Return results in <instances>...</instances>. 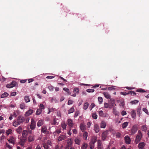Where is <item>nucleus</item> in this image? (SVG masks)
I'll return each instance as SVG.
<instances>
[{"label":"nucleus","mask_w":149,"mask_h":149,"mask_svg":"<svg viewBox=\"0 0 149 149\" xmlns=\"http://www.w3.org/2000/svg\"><path fill=\"white\" fill-rule=\"evenodd\" d=\"M25 119L24 117L20 116L18 117L16 120H14L13 122V126L15 127H17L18 125L21 124L24 122Z\"/></svg>","instance_id":"obj_1"},{"label":"nucleus","mask_w":149,"mask_h":149,"mask_svg":"<svg viewBox=\"0 0 149 149\" xmlns=\"http://www.w3.org/2000/svg\"><path fill=\"white\" fill-rule=\"evenodd\" d=\"M138 134L136 136L135 141L136 144H137L140 141L143 136L142 133L140 131H138Z\"/></svg>","instance_id":"obj_2"},{"label":"nucleus","mask_w":149,"mask_h":149,"mask_svg":"<svg viewBox=\"0 0 149 149\" xmlns=\"http://www.w3.org/2000/svg\"><path fill=\"white\" fill-rule=\"evenodd\" d=\"M138 125H135L133 126L130 131V134L132 135L134 134L137 132L138 130Z\"/></svg>","instance_id":"obj_3"},{"label":"nucleus","mask_w":149,"mask_h":149,"mask_svg":"<svg viewBox=\"0 0 149 149\" xmlns=\"http://www.w3.org/2000/svg\"><path fill=\"white\" fill-rule=\"evenodd\" d=\"M8 140L10 143H12L14 145L15 143L16 138L11 136L10 137L9 139H8Z\"/></svg>","instance_id":"obj_4"},{"label":"nucleus","mask_w":149,"mask_h":149,"mask_svg":"<svg viewBox=\"0 0 149 149\" xmlns=\"http://www.w3.org/2000/svg\"><path fill=\"white\" fill-rule=\"evenodd\" d=\"M16 85V82L13 81L11 83L7 84L6 86V87L8 88H11L15 86Z\"/></svg>","instance_id":"obj_5"},{"label":"nucleus","mask_w":149,"mask_h":149,"mask_svg":"<svg viewBox=\"0 0 149 149\" xmlns=\"http://www.w3.org/2000/svg\"><path fill=\"white\" fill-rule=\"evenodd\" d=\"M36 123L34 120L32 119L31 120V123L30 125V128L32 130H34L36 127Z\"/></svg>","instance_id":"obj_6"},{"label":"nucleus","mask_w":149,"mask_h":149,"mask_svg":"<svg viewBox=\"0 0 149 149\" xmlns=\"http://www.w3.org/2000/svg\"><path fill=\"white\" fill-rule=\"evenodd\" d=\"M33 112V110L31 109H29L26 112L25 115L26 116H29L31 115Z\"/></svg>","instance_id":"obj_7"},{"label":"nucleus","mask_w":149,"mask_h":149,"mask_svg":"<svg viewBox=\"0 0 149 149\" xmlns=\"http://www.w3.org/2000/svg\"><path fill=\"white\" fill-rule=\"evenodd\" d=\"M125 143L127 144H129L131 141L130 138L128 136H126L125 137Z\"/></svg>","instance_id":"obj_8"},{"label":"nucleus","mask_w":149,"mask_h":149,"mask_svg":"<svg viewBox=\"0 0 149 149\" xmlns=\"http://www.w3.org/2000/svg\"><path fill=\"white\" fill-rule=\"evenodd\" d=\"M26 141V139L24 138H23L22 139H20L19 143L22 146H23Z\"/></svg>","instance_id":"obj_9"},{"label":"nucleus","mask_w":149,"mask_h":149,"mask_svg":"<svg viewBox=\"0 0 149 149\" xmlns=\"http://www.w3.org/2000/svg\"><path fill=\"white\" fill-rule=\"evenodd\" d=\"M94 130L95 132L97 133L99 132L100 128L99 126L97 124H95L94 126Z\"/></svg>","instance_id":"obj_10"},{"label":"nucleus","mask_w":149,"mask_h":149,"mask_svg":"<svg viewBox=\"0 0 149 149\" xmlns=\"http://www.w3.org/2000/svg\"><path fill=\"white\" fill-rule=\"evenodd\" d=\"M68 124L70 127L73 126V123L72 120L71 119L69 118L68 120Z\"/></svg>","instance_id":"obj_11"},{"label":"nucleus","mask_w":149,"mask_h":149,"mask_svg":"<svg viewBox=\"0 0 149 149\" xmlns=\"http://www.w3.org/2000/svg\"><path fill=\"white\" fill-rule=\"evenodd\" d=\"M66 137L65 135H60L58 137V141H60L63 140L65 139Z\"/></svg>","instance_id":"obj_12"},{"label":"nucleus","mask_w":149,"mask_h":149,"mask_svg":"<svg viewBox=\"0 0 149 149\" xmlns=\"http://www.w3.org/2000/svg\"><path fill=\"white\" fill-rule=\"evenodd\" d=\"M41 132L44 134H46L47 132V127L45 126H43L41 127Z\"/></svg>","instance_id":"obj_13"},{"label":"nucleus","mask_w":149,"mask_h":149,"mask_svg":"<svg viewBox=\"0 0 149 149\" xmlns=\"http://www.w3.org/2000/svg\"><path fill=\"white\" fill-rule=\"evenodd\" d=\"M107 134L106 132H104L102 134V140L104 141L106 138Z\"/></svg>","instance_id":"obj_14"},{"label":"nucleus","mask_w":149,"mask_h":149,"mask_svg":"<svg viewBox=\"0 0 149 149\" xmlns=\"http://www.w3.org/2000/svg\"><path fill=\"white\" fill-rule=\"evenodd\" d=\"M50 145V143H49V142H48L47 143H44L42 144L43 147H44L45 149H48L49 146L48 144Z\"/></svg>","instance_id":"obj_15"},{"label":"nucleus","mask_w":149,"mask_h":149,"mask_svg":"<svg viewBox=\"0 0 149 149\" xmlns=\"http://www.w3.org/2000/svg\"><path fill=\"white\" fill-rule=\"evenodd\" d=\"M104 97L108 99H110L111 98V96L107 92H104L103 93Z\"/></svg>","instance_id":"obj_16"},{"label":"nucleus","mask_w":149,"mask_h":149,"mask_svg":"<svg viewBox=\"0 0 149 149\" xmlns=\"http://www.w3.org/2000/svg\"><path fill=\"white\" fill-rule=\"evenodd\" d=\"M34 139V136L33 135H30L28 137V141L29 142L33 141Z\"/></svg>","instance_id":"obj_17"},{"label":"nucleus","mask_w":149,"mask_h":149,"mask_svg":"<svg viewBox=\"0 0 149 149\" xmlns=\"http://www.w3.org/2000/svg\"><path fill=\"white\" fill-rule=\"evenodd\" d=\"M106 126V124L104 121H102L100 123V127L102 128H104Z\"/></svg>","instance_id":"obj_18"},{"label":"nucleus","mask_w":149,"mask_h":149,"mask_svg":"<svg viewBox=\"0 0 149 149\" xmlns=\"http://www.w3.org/2000/svg\"><path fill=\"white\" fill-rule=\"evenodd\" d=\"M113 113L116 116H118L119 114V113L117 111L116 109V107L113 108Z\"/></svg>","instance_id":"obj_19"},{"label":"nucleus","mask_w":149,"mask_h":149,"mask_svg":"<svg viewBox=\"0 0 149 149\" xmlns=\"http://www.w3.org/2000/svg\"><path fill=\"white\" fill-rule=\"evenodd\" d=\"M51 124L53 125H58V123L56 122V119L54 118L53 120L51 122Z\"/></svg>","instance_id":"obj_20"},{"label":"nucleus","mask_w":149,"mask_h":149,"mask_svg":"<svg viewBox=\"0 0 149 149\" xmlns=\"http://www.w3.org/2000/svg\"><path fill=\"white\" fill-rule=\"evenodd\" d=\"M80 128L82 132H84L86 129V126L83 124H81L80 126Z\"/></svg>","instance_id":"obj_21"},{"label":"nucleus","mask_w":149,"mask_h":149,"mask_svg":"<svg viewBox=\"0 0 149 149\" xmlns=\"http://www.w3.org/2000/svg\"><path fill=\"white\" fill-rule=\"evenodd\" d=\"M67 141L68 146L70 147L72 146L71 145L72 143V140L71 139H68Z\"/></svg>","instance_id":"obj_22"},{"label":"nucleus","mask_w":149,"mask_h":149,"mask_svg":"<svg viewBox=\"0 0 149 149\" xmlns=\"http://www.w3.org/2000/svg\"><path fill=\"white\" fill-rule=\"evenodd\" d=\"M97 141V137L95 136H94L92 138L91 142L90 143L95 144V143Z\"/></svg>","instance_id":"obj_23"},{"label":"nucleus","mask_w":149,"mask_h":149,"mask_svg":"<svg viewBox=\"0 0 149 149\" xmlns=\"http://www.w3.org/2000/svg\"><path fill=\"white\" fill-rule=\"evenodd\" d=\"M131 114L132 117L133 118L135 119L136 117V113L135 111L134 110H132L131 112Z\"/></svg>","instance_id":"obj_24"},{"label":"nucleus","mask_w":149,"mask_h":149,"mask_svg":"<svg viewBox=\"0 0 149 149\" xmlns=\"http://www.w3.org/2000/svg\"><path fill=\"white\" fill-rule=\"evenodd\" d=\"M145 146V143L144 142H141L139 143L138 147L140 149H143Z\"/></svg>","instance_id":"obj_25"},{"label":"nucleus","mask_w":149,"mask_h":149,"mask_svg":"<svg viewBox=\"0 0 149 149\" xmlns=\"http://www.w3.org/2000/svg\"><path fill=\"white\" fill-rule=\"evenodd\" d=\"M43 124V120H39L37 123V125L38 127H40Z\"/></svg>","instance_id":"obj_26"},{"label":"nucleus","mask_w":149,"mask_h":149,"mask_svg":"<svg viewBox=\"0 0 149 149\" xmlns=\"http://www.w3.org/2000/svg\"><path fill=\"white\" fill-rule=\"evenodd\" d=\"M88 147V144L86 143H84L81 146V149H86Z\"/></svg>","instance_id":"obj_27"},{"label":"nucleus","mask_w":149,"mask_h":149,"mask_svg":"<svg viewBox=\"0 0 149 149\" xmlns=\"http://www.w3.org/2000/svg\"><path fill=\"white\" fill-rule=\"evenodd\" d=\"M74 142L76 144L79 145L81 142V140L78 138H75L74 139Z\"/></svg>","instance_id":"obj_28"},{"label":"nucleus","mask_w":149,"mask_h":149,"mask_svg":"<svg viewBox=\"0 0 149 149\" xmlns=\"http://www.w3.org/2000/svg\"><path fill=\"white\" fill-rule=\"evenodd\" d=\"M128 124V122H126L122 124V128L123 129H125L126 127L127 126Z\"/></svg>","instance_id":"obj_29"},{"label":"nucleus","mask_w":149,"mask_h":149,"mask_svg":"<svg viewBox=\"0 0 149 149\" xmlns=\"http://www.w3.org/2000/svg\"><path fill=\"white\" fill-rule=\"evenodd\" d=\"M8 94L6 92H4L3 94H2L1 96V98H4L8 96Z\"/></svg>","instance_id":"obj_30"},{"label":"nucleus","mask_w":149,"mask_h":149,"mask_svg":"<svg viewBox=\"0 0 149 149\" xmlns=\"http://www.w3.org/2000/svg\"><path fill=\"white\" fill-rule=\"evenodd\" d=\"M61 126L63 130L66 129L67 125L65 122L62 123Z\"/></svg>","instance_id":"obj_31"},{"label":"nucleus","mask_w":149,"mask_h":149,"mask_svg":"<svg viewBox=\"0 0 149 149\" xmlns=\"http://www.w3.org/2000/svg\"><path fill=\"white\" fill-rule=\"evenodd\" d=\"M89 104L88 102H86L84 105L83 109L85 110H86L88 108Z\"/></svg>","instance_id":"obj_32"},{"label":"nucleus","mask_w":149,"mask_h":149,"mask_svg":"<svg viewBox=\"0 0 149 149\" xmlns=\"http://www.w3.org/2000/svg\"><path fill=\"white\" fill-rule=\"evenodd\" d=\"M141 129L143 131L146 132L147 130V128L146 125H144L141 126Z\"/></svg>","instance_id":"obj_33"},{"label":"nucleus","mask_w":149,"mask_h":149,"mask_svg":"<svg viewBox=\"0 0 149 149\" xmlns=\"http://www.w3.org/2000/svg\"><path fill=\"white\" fill-rule=\"evenodd\" d=\"M74 111L73 107H72L68 110V113H73Z\"/></svg>","instance_id":"obj_34"},{"label":"nucleus","mask_w":149,"mask_h":149,"mask_svg":"<svg viewBox=\"0 0 149 149\" xmlns=\"http://www.w3.org/2000/svg\"><path fill=\"white\" fill-rule=\"evenodd\" d=\"M137 113L139 114V116H140L141 114V107L138 108L137 109Z\"/></svg>","instance_id":"obj_35"},{"label":"nucleus","mask_w":149,"mask_h":149,"mask_svg":"<svg viewBox=\"0 0 149 149\" xmlns=\"http://www.w3.org/2000/svg\"><path fill=\"white\" fill-rule=\"evenodd\" d=\"M83 136L84 139L85 140H86L87 139V137L88 136V133L87 132H84L83 134Z\"/></svg>","instance_id":"obj_36"},{"label":"nucleus","mask_w":149,"mask_h":149,"mask_svg":"<svg viewBox=\"0 0 149 149\" xmlns=\"http://www.w3.org/2000/svg\"><path fill=\"white\" fill-rule=\"evenodd\" d=\"M104 107L106 108H111V107L109 106V104L107 103H104Z\"/></svg>","instance_id":"obj_37"},{"label":"nucleus","mask_w":149,"mask_h":149,"mask_svg":"<svg viewBox=\"0 0 149 149\" xmlns=\"http://www.w3.org/2000/svg\"><path fill=\"white\" fill-rule=\"evenodd\" d=\"M139 102V101L137 100H134L133 101H132L130 102V103L134 104H137Z\"/></svg>","instance_id":"obj_38"},{"label":"nucleus","mask_w":149,"mask_h":149,"mask_svg":"<svg viewBox=\"0 0 149 149\" xmlns=\"http://www.w3.org/2000/svg\"><path fill=\"white\" fill-rule=\"evenodd\" d=\"M97 147L102 146V141L100 140H98L97 141Z\"/></svg>","instance_id":"obj_39"},{"label":"nucleus","mask_w":149,"mask_h":149,"mask_svg":"<svg viewBox=\"0 0 149 149\" xmlns=\"http://www.w3.org/2000/svg\"><path fill=\"white\" fill-rule=\"evenodd\" d=\"M42 110L40 109H37L36 114L37 115H39L41 114V113L42 112Z\"/></svg>","instance_id":"obj_40"},{"label":"nucleus","mask_w":149,"mask_h":149,"mask_svg":"<svg viewBox=\"0 0 149 149\" xmlns=\"http://www.w3.org/2000/svg\"><path fill=\"white\" fill-rule=\"evenodd\" d=\"M115 86H111L108 88L107 89L109 91L115 90Z\"/></svg>","instance_id":"obj_41"},{"label":"nucleus","mask_w":149,"mask_h":149,"mask_svg":"<svg viewBox=\"0 0 149 149\" xmlns=\"http://www.w3.org/2000/svg\"><path fill=\"white\" fill-rule=\"evenodd\" d=\"M12 131L11 129H9L6 131V134L7 136L12 133Z\"/></svg>","instance_id":"obj_42"},{"label":"nucleus","mask_w":149,"mask_h":149,"mask_svg":"<svg viewBox=\"0 0 149 149\" xmlns=\"http://www.w3.org/2000/svg\"><path fill=\"white\" fill-rule=\"evenodd\" d=\"M22 130V128L21 126H19L18 128L17 129L16 131L17 132L20 134Z\"/></svg>","instance_id":"obj_43"},{"label":"nucleus","mask_w":149,"mask_h":149,"mask_svg":"<svg viewBox=\"0 0 149 149\" xmlns=\"http://www.w3.org/2000/svg\"><path fill=\"white\" fill-rule=\"evenodd\" d=\"M20 108L21 109H24L25 108V104H21L20 105Z\"/></svg>","instance_id":"obj_44"},{"label":"nucleus","mask_w":149,"mask_h":149,"mask_svg":"<svg viewBox=\"0 0 149 149\" xmlns=\"http://www.w3.org/2000/svg\"><path fill=\"white\" fill-rule=\"evenodd\" d=\"M136 91L140 93H144L146 92L142 88L139 89Z\"/></svg>","instance_id":"obj_45"},{"label":"nucleus","mask_w":149,"mask_h":149,"mask_svg":"<svg viewBox=\"0 0 149 149\" xmlns=\"http://www.w3.org/2000/svg\"><path fill=\"white\" fill-rule=\"evenodd\" d=\"M63 90L68 93L69 95L71 94V93L70 92V90L69 89L66 88H63Z\"/></svg>","instance_id":"obj_46"},{"label":"nucleus","mask_w":149,"mask_h":149,"mask_svg":"<svg viewBox=\"0 0 149 149\" xmlns=\"http://www.w3.org/2000/svg\"><path fill=\"white\" fill-rule=\"evenodd\" d=\"M98 101L99 102L100 104H101L103 102V99L102 97H99L98 98Z\"/></svg>","instance_id":"obj_47"},{"label":"nucleus","mask_w":149,"mask_h":149,"mask_svg":"<svg viewBox=\"0 0 149 149\" xmlns=\"http://www.w3.org/2000/svg\"><path fill=\"white\" fill-rule=\"evenodd\" d=\"M24 100L26 102H30L29 97L28 96H26L25 97Z\"/></svg>","instance_id":"obj_48"},{"label":"nucleus","mask_w":149,"mask_h":149,"mask_svg":"<svg viewBox=\"0 0 149 149\" xmlns=\"http://www.w3.org/2000/svg\"><path fill=\"white\" fill-rule=\"evenodd\" d=\"M45 108V107L44 105L42 104H41L40 105L39 108V109H40L42 110L43 109H44Z\"/></svg>","instance_id":"obj_49"},{"label":"nucleus","mask_w":149,"mask_h":149,"mask_svg":"<svg viewBox=\"0 0 149 149\" xmlns=\"http://www.w3.org/2000/svg\"><path fill=\"white\" fill-rule=\"evenodd\" d=\"M93 118L95 119H96L97 118V115L95 113H93L92 114Z\"/></svg>","instance_id":"obj_50"},{"label":"nucleus","mask_w":149,"mask_h":149,"mask_svg":"<svg viewBox=\"0 0 149 149\" xmlns=\"http://www.w3.org/2000/svg\"><path fill=\"white\" fill-rule=\"evenodd\" d=\"M116 136L118 138H119L121 136V134L119 132H117L115 133Z\"/></svg>","instance_id":"obj_51"},{"label":"nucleus","mask_w":149,"mask_h":149,"mask_svg":"<svg viewBox=\"0 0 149 149\" xmlns=\"http://www.w3.org/2000/svg\"><path fill=\"white\" fill-rule=\"evenodd\" d=\"M143 111L146 114L148 115L149 113L147 109H146L145 108H144L143 109Z\"/></svg>","instance_id":"obj_52"},{"label":"nucleus","mask_w":149,"mask_h":149,"mask_svg":"<svg viewBox=\"0 0 149 149\" xmlns=\"http://www.w3.org/2000/svg\"><path fill=\"white\" fill-rule=\"evenodd\" d=\"M95 144L92 143H90V148L91 149H93L94 147Z\"/></svg>","instance_id":"obj_53"},{"label":"nucleus","mask_w":149,"mask_h":149,"mask_svg":"<svg viewBox=\"0 0 149 149\" xmlns=\"http://www.w3.org/2000/svg\"><path fill=\"white\" fill-rule=\"evenodd\" d=\"M86 91L88 93H93L94 91V89H88L86 90Z\"/></svg>","instance_id":"obj_54"},{"label":"nucleus","mask_w":149,"mask_h":149,"mask_svg":"<svg viewBox=\"0 0 149 149\" xmlns=\"http://www.w3.org/2000/svg\"><path fill=\"white\" fill-rule=\"evenodd\" d=\"M120 94H121L123 95H126L130 94V92L129 91L128 92V93H126L125 92H121Z\"/></svg>","instance_id":"obj_55"},{"label":"nucleus","mask_w":149,"mask_h":149,"mask_svg":"<svg viewBox=\"0 0 149 149\" xmlns=\"http://www.w3.org/2000/svg\"><path fill=\"white\" fill-rule=\"evenodd\" d=\"M73 101L71 100H68V105H70L72 104H73Z\"/></svg>","instance_id":"obj_56"},{"label":"nucleus","mask_w":149,"mask_h":149,"mask_svg":"<svg viewBox=\"0 0 149 149\" xmlns=\"http://www.w3.org/2000/svg\"><path fill=\"white\" fill-rule=\"evenodd\" d=\"M79 111H76L74 115V117H77L79 115Z\"/></svg>","instance_id":"obj_57"},{"label":"nucleus","mask_w":149,"mask_h":149,"mask_svg":"<svg viewBox=\"0 0 149 149\" xmlns=\"http://www.w3.org/2000/svg\"><path fill=\"white\" fill-rule=\"evenodd\" d=\"M79 91V88H75L74 89L73 91L74 93H78Z\"/></svg>","instance_id":"obj_58"},{"label":"nucleus","mask_w":149,"mask_h":149,"mask_svg":"<svg viewBox=\"0 0 149 149\" xmlns=\"http://www.w3.org/2000/svg\"><path fill=\"white\" fill-rule=\"evenodd\" d=\"M48 88L49 89L50 91H52L53 90L54 88L51 85L49 86L48 87Z\"/></svg>","instance_id":"obj_59"},{"label":"nucleus","mask_w":149,"mask_h":149,"mask_svg":"<svg viewBox=\"0 0 149 149\" xmlns=\"http://www.w3.org/2000/svg\"><path fill=\"white\" fill-rule=\"evenodd\" d=\"M99 115L101 116H103V112L102 111H99Z\"/></svg>","instance_id":"obj_60"},{"label":"nucleus","mask_w":149,"mask_h":149,"mask_svg":"<svg viewBox=\"0 0 149 149\" xmlns=\"http://www.w3.org/2000/svg\"><path fill=\"white\" fill-rule=\"evenodd\" d=\"M6 147L9 149H11L12 147V146H11L8 143H6Z\"/></svg>","instance_id":"obj_61"},{"label":"nucleus","mask_w":149,"mask_h":149,"mask_svg":"<svg viewBox=\"0 0 149 149\" xmlns=\"http://www.w3.org/2000/svg\"><path fill=\"white\" fill-rule=\"evenodd\" d=\"M42 147L41 145L38 144L37 145L36 149H41Z\"/></svg>","instance_id":"obj_62"},{"label":"nucleus","mask_w":149,"mask_h":149,"mask_svg":"<svg viewBox=\"0 0 149 149\" xmlns=\"http://www.w3.org/2000/svg\"><path fill=\"white\" fill-rule=\"evenodd\" d=\"M16 94V93L15 92H12L10 94L11 96H15Z\"/></svg>","instance_id":"obj_63"},{"label":"nucleus","mask_w":149,"mask_h":149,"mask_svg":"<svg viewBox=\"0 0 149 149\" xmlns=\"http://www.w3.org/2000/svg\"><path fill=\"white\" fill-rule=\"evenodd\" d=\"M57 116L58 117L60 118L61 117V113L60 111H58L56 113Z\"/></svg>","instance_id":"obj_64"}]
</instances>
